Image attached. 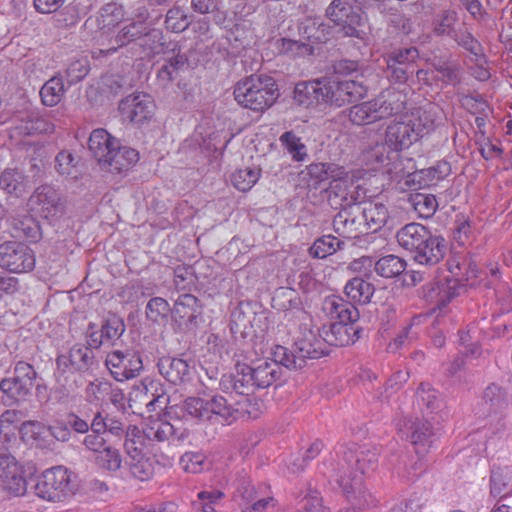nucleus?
I'll list each match as a JSON object with an SVG mask.
<instances>
[{
	"label": "nucleus",
	"instance_id": "obj_12",
	"mask_svg": "<svg viewBox=\"0 0 512 512\" xmlns=\"http://www.w3.org/2000/svg\"><path fill=\"white\" fill-rule=\"evenodd\" d=\"M326 16L333 22V34L338 37L363 38L364 32L355 26L358 15L352 13V7L344 0H333L326 9Z\"/></svg>",
	"mask_w": 512,
	"mask_h": 512
},
{
	"label": "nucleus",
	"instance_id": "obj_3",
	"mask_svg": "<svg viewBox=\"0 0 512 512\" xmlns=\"http://www.w3.org/2000/svg\"><path fill=\"white\" fill-rule=\"evenodd\" d=\"M401 94L394 91L382 93L377 98L352 106L348 111L349 120L356 125H367L403 111Z\"/></svg>",
	"mask_w": 512,
	"mask_h": 512
},
{
	"label": "nucleus",
	"instance_id": "obj_41",
	"mask_svg": "<svg viewBox=\"0 0 512 512\" xmlns=\"http://www.w3.org/2000/svg\"><path fill=\"white\" fill-rule=\"evenodd\" d=\"M345 171L342 167L333 163H312L307 166L308 180L311 185L317 186L318 184L329 179L334 180L343 176Z\"/></svg>",
	"mask_w": 512,
	"mask_h": 512
},
{
	"label": "nucleus",
	"instance_id": "obj_16",
	"mask_svg": "<svg viewBox=\"0 0 512 512\" xmlns=\"http://www.w3.org/2000/svg\"><path fill=\"white\" fill-rule=\"evenodd\" d=\"M419 138V132L409 116L391 123L385 133L386 145L399 153L403 149L409 148Z\"/></svg>",
	"mask_w": 512,
	"mask_h": 512
},
{
	"label": "nucleus",
	"instance_id": "obj_32",
	"mask_svg": "<svg viewBox=\"0 0 512 512\" xmlns=\"http://www.w3.org/2000/svg\"><path fill=\"white\" fill-rule=\"evenodd\" d=\"M224 390H233L239 395H250L257 389L251 375L239 365L235 375H224L220 382Z\"/></svg>",
	"mask_w": 512,
	"mask_h": 512
},
{
	"label": "nucleus",
	"instance_id": "obj_9",
	"mask_svg": "<svg viewBox=\"0 0 512 512\" xmlns=\"http://www.w3.org/2000/svg\"><path fill=\"white\" fill-rule=\"evenodd\" d=\"M105 365L111 376L119 382L137 377L143 369L141 355L132 349L114 350L108 353Z\"/></svg>",
	"mask_w": 512,
	"mask_h": 512
},
{
	"label": "nucleus",
	"instance_id": "obj_39",
	"mask_svg": "<svg viewBox=\"0 0 512 512\" xmlns=\"http://www.w3.org/2000/svg\"><path fill=\"white\" fill-rule=\"evenodd\" d=\"M490 491L494 497H500V499L512 495V470L510 468H493L490 477Z\"/></svg>",
	"mask_w": 512,
	"mask_h": 512
},
{
	"label": "nucleus",
	"instance_id": "obj_26",
	"mask_svg": "<svg viewBox=\"0 0 512 512\" xmlns=\"http://www.w3.org/2000/svg\"><path fill=\"white\" fill-rule=\"evenodd\" d=\"M294 99L306 107L324 105L323 78L298 83L294 89Z\"/></svg>",
	"mask_w": 512,
	"mask_h": 512
},
{
	"label": "nucleus",
	"instance_id": "obj_22",
	"mask_svg": "<svg viewBox=\"0 0 512 512\" xmlns=\"http://www.w3.org/2000/svg\"><path fill=\"white\" fill-rule=\"evenodd\" d=\"M281 362L275 361L274 357L260 360L252 366L244 364V371L251 375L257 389H264L271 386L281 375Z\"/></svg>",
	"mask_w": 512,
	"mask_h": 512
},
{
	"label": "nucleus",
	"instance_id": "obj_15",
	"mask_svg": "<svg viewBox=\"0 0 512 512\" xmlns=\"http://www.w3.org/2000/svg\"><path fill=\"white\" fill-rule=\"evenodd\" d=\"M119 110L124 119L139 125L152 118L155 112V103L150 95L135 93L121 100Z\"/></svg>",
	"mask_w": 512,
	"mask_h": 512
},
{
	"label": "nucleus",
	"instance_id": "obj_18",
	"mask_svg": "<svg viewBox=\"0 0 512 512\" xmlns=\"http://www.w3.org/2000/svg\"><path fill=\"white\" fill-rule=\"evenodd\" d=\"M56 362L59 367H67L69 363L75 371L82 373L93 371L99 365V360L93 349L84 344L73 345L68 355H60Z\"/></svg>",
	"mask_w": 512,
	"mask_h": 512
},
{
	"label": "nucleus",
	"instance_id": "obj_6",
	"mask_svg": "<svg viewBox=\"0 0 512 512\" xmlns=\"http://www.w3.org/2000/svg\"><path fill=\"white\" fill-rule=\"evenodd\" d=\"M323 83L324 105L329 107L340 108L367 95V87L360 81L323 78Z\"/></svg>",
	"mask_w": 512,
	"mask_h": 512
},
{
	"label": "nucleus",
	"instance_id": "obj_19",
	"mask_svg": "<svg viewBox=\"0 0 512 512\" xmlns=\"http://www.w3.org/2000/svg\"><path fill=\"white\" fill-rule=\"evenodd\" d=\"M145 435L150 441H182L188 436V430L184 428L180 421L176 424L164 419H152L145 426Z\"/></svg>",
	"mask_w": 512,
	"mask_h": 512
},
{
	"label": "nucleus",
	"instance_id": "obj_1",
	"mask_svg": "<svg viewBox=\"0 0 512 512\" xmlns=\"http://www.w3.org/2000/svg\"><path fill=\"white\" fill-rule=\"evenodd\" d=\"M233 95L240 106L254 112H263L278 98V85L271 76L253 74L235 84Z\"/></svg>",
	"mask_w": 512,
	"mask_h": 512
},
{
	"label": "nucleus",
	"instance_id": "obj_11",
	"mask_svg": "<svg viewBox=\"0 0 512 512\" xmlns=\"http://www.w3.org/2000/svg\"><path fill=\"white\" fill-rule=\"evenodd\" d=\"M0 480L12 496H23L27 491L24 468L6 448H0Z\"/></svg>",
	"mask_w": 512,
	"mask_h": 512
},
{
	"label": "nucleus",
	"instance_id": "obj_61",
	"mask_svg": "<svg viewBox=\"0 0 512 512\" xmlns=\"http://www.w3.org/2000/svg\"><path fill=\"white\" fill-rule=\"evenodd\" d=\"M433 68L441 74V80L448 85L460 83V67L457 63L448 60H434Z\"/></svg>",
	"mask_w": 512,
	"mask_h": 512
},
{
	"label": "nucleus",
	"instance_id": "obj_24",
	"mask_svg": "<svg viewBox=\"0 0 512 512\" xmlns=\"http://www.w3.org/2000/svg\"><path fill=\"white\" fill-rule=\"evenodd\" d=\"M355 303L347 302L343 298L331 295L325 298L323 302V311L331 318L336 319L337 323L353 325L359 318V312L354 306Z\"/></svg>",
	"mask_w": 512,
	"mask_h": 512
},
{
	"label": "nucleus",
	"instance_id": "obj_14",
	"mask_svg": "<svg viewBox=\"0 0 512 512\" xmlns=\"http://www.w3.org/2000/svg\"><path fill=\"white\" fill-rule=\"evenodd\" d=\"M330 480L334 481L341 489L347 500L358 509H365L375 506L377 500L363 486L362 477L354 474L351 478L342 474H329Z\"/></svg>",
	"mask_w": 512,
	"mask_h": 512
},
{
	"label": "nucleus",
	"instance_id": "obj_47",
	"mask_svg": "<svg viewBox=\"0 0 512 512\" xmlns=\"http://www.w3.org/2000/svg\"><path fill=\"white\" fill-rule=\"evenodd\" d=\"M183 409L191 417L202 421H213V409L208 397H188L183 403Z\"/></svg>",
	"mask_w": 512,
	"mask_h": 512
},
{
	"label": "nucleus",
	"instance_id": "obj_48",
	"mask_svg": "<svg viewBox=\"0 0 512 512\" xmlns=\"http://www.w3.org/2000/svg\"><path fill=\"white\" fill-rule=\"evenodd\" d=\"M406 269L404 259L396 255H386L374 263L375 272L383 278H393L399 276Z\"/></svg>",
	"mask_w": 512,
	"mask_h": 512
},
{
	"label": "nucleus",
	"instance_id": "obj_51",
	"mask_svg": "<svg viewBox=\"0 0 512 512\" xmlns=\"http://www.w3.org/2000/svg\"><path fill=\"white\" fill-rule=\"evenodd\" d=\"M343 241L332 235H324L314 241L309 248V255L316 259H324L341 249Z\"/></svg>",
	"mask_w": 512,
	"mask_h": 512
},
{
	"label": "nucleus",
	"instance_id": "obj_57",
	"mask_svg": "<svg viewBox=\"0 0 512 512\" xmlns=\"http://www.w3.org/2000/svg\"><path fill=\"white\" fill-rule=\"evenodd\" d=\"M147 437L145 428L139 429L135 425H129L125 431L124 449L127 455L143 453Z\"/></svg>",
	"mask_w": 512,
	"mask_h": 512
},
{
	"label": "nucleus",
	"instance_id": "obj_5",
	"mask_svg": "<svg viewBox=\"0 0 512 512\" xmlns=\"http://www.w3.org/2000/svg\"><path fill=\"white\" fill-rule=\"evenodd\" d=\"M379 450L376 446L363 445L351 446L342 451L338 456L335 466L330 474H342L351 478L354 474L362 477L376 467Z\"/></svg>",
	"mask_w": 512,
	"mask_h": 512
},
{
	"label": "nucleus",
	"instance_id": "obj_52",
	"mask_svg": "<svg viewBox=\"0 0 512 512\" xmlns=\"http://www.w3.org/2000/svg\"><path fill=\"white\" fill-rule=\"evenodd\" d=\"M457 22L458 14L455 10H443L433 19V32L436 36H448L451 38L457 30Z\"/></svg>",
	"mask_w": 512,
	"mask_h": 512
},
{
	"label": "nucleus",
	"instance_id": "obj_29",
	"mask_svg": "<svg viewBox=\"0 0 512 512\" xmlns=\"http://www.w3.org/2000/svg\"><path fill=\"white\" fill-rule=\"evenodd\" d=\"M414 127L419 132V137L441 125L445 120L443 110L436 104H429L418 112V116H409Z\"/></svg>",
	"mask_w": 512,
	"mask_h": 512
},
{
	"label": "nucleus",
	"instance_id": "obj_7",
	"mask_svg": "<svg viewBox=\"0 0 512 512\" xmlns=\"http://www.w3.org/2000/svg\"><path fill=\"white\" fill-rule=\"evenodd\" d=\"M34 251L18 241H5L0 244V267L11 273H27L34 269Z\"/></svg>",
	"mask_w": 512,
	"mask_h": 512
},
{
	"label": "nucleus",
	"instance_id": "obj_31",
	"mask_svg": "<svg viewBox=\"0 0 512 512\" xmlns=\"http://www.w3.org/2000/svg\"><path fill=\"white\" fill-rule=\"evenodd\" d=\"M21 439L37 447L50 446L49 429L43 423L35 420L24 421L19 429Z\"/></svg>",
	"mask_w": 512,
	"mask_h": 512
},
{
	"label": "nucleus",
	"instance_id": "obj_30",
	"mask_svg": "<svg viewBox=\"0 0 512 512\" xmlns=\"http://www.w3.org/2000/svg\"><path fill=\"white\" fill-rule=\"evenodd\" d=\"M159 373L170 383L180 384L189 376V365L181 358L162 357L157 363Z\"/></svg>",
	"mask_w": 512,
	"mask_h": 512
},
{
	"label": "nucleus",
	"instance_id": "obj_36",
	"mask_svg": "<svg viewBox=\"0 0 512 512\" xmlns=\"http://www.w3.org/2000/svg\"><path fill=\"white\" fill-rule=\"evenodd\" d=\"M54 131V124L47 118L38 116L37 114L28 115L22 118L15 126V132L20 136H28L33 134H50Z\"/></svg>",
	"mask_w": 512,
	"mask_h": 512
},
{
	"label": "nucleus",
	"instance_id": "obj_34",
	"mask_svg": "<svg viewBox=\"0 0 512 512\" xmlns=\"http://www.w3.org/2000/svg\"><path fill=\"white\" fill-rule=\"evenodd\" d=\"M118 143V140L112 137L105 129L98 128L90 134L88 148L98 163H100L102 158L107 157Z\"/></svg>",
	"mask_w": 512,
	"mask_h": 512
},
{
	"label": "nucleus",
	"instance_id": "obj_40",
	"mask_svg": "<svg viewBox=\"0 0 512 512\" xmlns=\"http://www.w3.org/2000/svg\"><path fill=\"white\" fill-rule=\"evenodd\" d=\"M176 42H166L162 32L158 29L150 28L147 29V33L143 35L139 46L143 50L144 56H155L158 54H166L170 44Z\"/></svg>",
	"mask_w": 512,
	"mask_h": 512
},
{
	"label": "nucleus",
	"instance_id": "obj_58",
	"mask_svg": "<svg viewBox=\"0 0 512 512\" xmlns=\"http://www.w3.org/2000/svg\"><path fill=\"white\" fill-rule=\"evenodd\" d=\"M260 177V169L256 167H247L238 169L231 175L233 186L239 191L246 192L250 190Z\"/></svg>",
	"mask_w": 512,
	"mask_h": 512
},
{
	"label": "nucleus",
	"instance_id": "obj_25",
	"mask_svg": "<svg viewBox=\"0 0 512 512\" xmlns=\"http://www.w3.org/2000/svg\"><path fill=\"white\" fill-rule=\"evenodd\" d=\"M360 211L366 233L377 232L390 217L387 206L379 201L364 202Z\"/></svg>",
	"mask_w": 512,
	"mask_h": 512
},
{
	"label": "nucleus",
	"instance_id": "obj_2",
	"mask_svg": "<svg viewBox=\"0 0 512 512\" xmlns=\"http://www.w3.org/2000/svg\"><path fill=\"white\" fill-rule=\"evenodd\" d=\"M300 329V336L295 340L293 350L281 345H275L271 349L270 355L287 369H302L308 359H319L325 355L323 336L306 326H301Z\"/></svg>",
	"mask_w": 512,
	"mask_h": 512
},
{
	"label": "nucleus",
	"instance_id": "obj_33",
	"mask_svg": "<svg viewBox=\"0 0 512 512\" xmlns=\"http://www.w3.org/2000/svg\"><path fill=\"white\" fill-rule=\"evenodd\" d=\"M375 287L362 277H353L344 286L346 297L355 304L366 305L371 302Z\"/></svg>",
	"mask_w": 512,
	"mask_h": 512
},
{
	"label": "nucleus",
	"instance_id": "obj_37",
	"mask_svg": "<svg viewBox=\"0 0 512 512\" xmlns=\"http://www.w3.org/2000/svg\"><path fill=\"white\" fill-rule=\"evenodd\" d=\"M453 39L460 47L474 56V61L480 67L486 64V57L482 44L467 29L459 28L452 35Z\"/></svg>",
	"mask_w": 512,
	"mask_h": 512
},
{
	"label": "nucleus",
	"instance_id": "obj_63",
	"mask_svg": "<svg viewBox=\"0 0 512 512\" xmlns=\"http://www.w3.org/2000/svg\"><path fill=\"white\" fill-rule=\"evenodd\" d=\"M303 35L309 40L308 43H324L329 39V35L333 33L329 28L322 22L317 20H309L303 26Z\"/></svg>",
	"mask_w": 512,
	"mask_h": 512
},
{
	"label": "nucleus",
	"instance_id": "obj_38",
	"mask_svg": "<svg viewBox=\"0 0 512 512\" xmlns=\"http://www.w3.org/2000/svg\"><path fill=\"white\" fill-rule=\"evenodd\" d=\"M409 430L411 443L416 446L417 453L425 451L426 447L431 445L434 429L429 420L417 419L411 422Z\"/></svg>",
	"mask_w": 512,
	"mask_h": 512
},
{
	"label": "nucleus",
	"instance_id": "obj_13",
	"mask_svg": "<svg viewBox=\"0 0 512 512\" xmlns=\"http://www.w3.org/2000/svg\"><path fill=\"white\" fill-rule=\"evenodd\" d=\"M418 56L415 47L392 51L386 58L387 78L394 83H406L415 72V61Z\"/></svg>",
	"mask_w": 512,
	"mask_h": 512
},
{
	"label": "nucleus",
	"instance_id": "obj_50",
	"mask_svg": "<svg viewBox=\"0 0 512 512\" xmlns=\"http://www.w3.org/2000/svg\"><path fill=\"white\" fill-rule=\"evenodd\" d=\"M483 406L489 415L501 413L507 406L505 391L495 384L489 385L484 391Z\"/></svg>",
	"mask_w": 512,
	"mask_h": 512
},
{
	"label": "nucleus",
	"instance_id": "obj_10",
	"mask_svg": "<svg viewBox=\"0 0 512 512\" xmlns=\"http://www.w3.org/2000/svg\"><path fill=\"white\" fill-rule=\"evenodd\" d=\"M29 203L41 217L49 221H55L65 213L64 199L50 185L39 186L30 196Z\"/></svg>",
	"mask_w": 512,
	"mask_h": 512
},
{
	"label": "nucleus",
	"instance_id": "obj_60",
	"mask_svg": "<svg viewBox=\"0 0 512 512\" xmlns=\"http://www.w3.org/2000/svg\"><path fill=\"white\" fill-rule=\"evenodd\" d=\"M438 392L430 384L421 383L417 390V403L427 413H433L440 407Z\"/></svg>",
	"mask_w": 512,
	"mask_h": 512
},
{
	"label": "nucleus",
	"instance_id": "obj_54",
	"mask_svg": "<svg viewBox=\"0 0 512 512\" xmlns=\"http://www.w3.org/2000/svg\"><path fill=\"white\" fill-rule=\"evenodd\" d=\"M408 201L422 218L432 217L438 208L436 197L432 194L414 193L409 196Z\"/></svg>",
	"mask_w": 512,
	"mask_h": 512
},
{
	"label": "nucleus",
	"instance_id": "obj_59",
	"mask_svg": "<svg viewBox=\"0 0 512 512\" xmlns=\"http://www.w3.org/2000/svg\"><path fill=\"white\" fill-rule=\"evenodd\" d=\"M124 18V12L121 6L116 3H108L104 5L97 17L98 26L101 29H110L122 22Z\"/></svg>",
	"mask_w": 512,
	"mask_h": 512
},
{
	"label": "nucleus",
	"instance_id": "obj_64",
	"mask_svg": "<svg viewBox=\"0 0 512 512\" xmlns=\"http://www.w3.org/2000/svg\"><path fill=\"white\" fill-rule=\"evenodd\" d=\"M101 331L105 341L117 340L125 332V323L121 317L112 314L103 321Z\"/></svg>",
	"mask_w": 512,
	"mask_h": 512
},
{
	"label": "nucleus",
	"instance_id": "obj_62",
	"mask_svg": "<svg viewBox=\"0 0 512 512\" xmlns=\"http://www.w3.org/2000/svg\"><path fill=\"white\" fill-rule=\"evenodd\" d=\"M282 146L291 154L293 160L303 161L306 156V147L293 131H287L280 137Z\"/></svg>",
	"mask_w": 512,
	"mask_h": 512
},
{
	"label": "nucleus",
	"instance_id": "obj_23",
	"mask_svg": "<svg viewBox=\"0 0 512 512\" xmlns=\"http://www.w3.org/2000/svg\"><path fill=\"white\" fill-rule=\"evenodd\" d=\"M138 160V151L131 147L120 146L118 143L107 157L102 158L99 165L109 172L122 173L129 170Z\"/></svg>",
	"mask_w": 512,
	"mask_h": 512
},
{
	"label": "nucleus",
	"instance_id": "obj_55",
	"mask_svg": "<svg viewBox=\"0 0 512 512\" xmlns=\"http://www.w3.org/2000/svg\"><path fill=\"white\" fill-rule=\"evenodd\" d=\"M275 46L279 54L291 57L312 55L314 53L312 44L287 38L276 40Z\"/></svg>",
	"mask_w": 512,
	"mask_h": 512
},
{
	"label": "nucleus",
	"instance_id": "obj_21",
	"mask_svg": "<svg viewBox=\"0 0 512 512\" xmlns=\"http://www.w3.org/2000/svg\"><path fill=\"white\" fill-rule=\"evenodd\" d=\"M164 56L165 63L158 70L157 77L162 83L168 84L174 81L187 68L188 56L182 53L178 43L170 44Z\"/></svg>",
	"mask_w": 512,
	"mask_h": 512
},
{
	"label": "nucleus",
	"instance_id": "obj_49",
	"mask_svg": "<svg viewBox=\"0 0 512 512\" xmlns=\"http://www.w3.org/2000/svg\"><path fill=\"white\" fill-rule=\"evenodd\" d=\"M65 94V86L60 76L50 78L41 88L40 96L45 106L57 105Z\"/></svg>",
	"mask_w": 512,
	"mask_h": 512
},
{
	"label": "nucleus",
	"instance_id": "obj_4",
	"mask_svg": "<svg viewBox=\"0 0 512 512\" xmlns=\"http://www.w3.org/2000/svg\"><path fill=\"white\" fill-rule=\"evenodd\" d=\"M78 489L73 473L64 466L45 470L35 484V494L49 502H60L73 496Z\"/></svg>",
	"mask_w": 512,
	"mask_h": 512
},
{
	"label": "nucleus",
	"instance_id": "obj_53",
	"mask_svg": "<svg viewBox=\"0 0 512 512\" xmlns=\"http://www.w3.org/2000/svg\"><path fill=\"white\" fill-rule=\"evenodd\" d=\"M95 464L103 471L115 473L122 466V456L120 451L108 445L94 457Z\"/></svg>",
	"mask_w": 512,
	"mask_h": 512
},
{
	"label": "nucleus",
	"instance_id": "obj_20",
	"mask_svg": "<svg viewBox=\"0 0 512 512\" xmlns=\"http://www.w3.org/2000/svg\"><path fill=\"white\" fill-rule=\"evenodd\" d=\"M447 250L446 240L440 235L430 233L424 243L413 253V259L421 265L432 266L444 258Z\"/></svg>",
	"mask_w": 512,
	"mask_h": 512
},
{
	"label": "nucleus",
	"instance_id": "obj_44",
	"mask_svg": "<svg viewBox=\"0 0 512 512\" xmlns=\"http://www.w3.org/2000/svg\"><path fill=\"white\" fill-rule=\"evenodd\" d=\"M0 188L18 197L26 191L27 180L19 170L6 169L0 175Z\"/></svg>",
	"mask_w": 512,
	"mask_h": 512
},
{
	"label": "nucleus",
	"instance_id": "obj_46",
	"mask_svg": "<svg viewBox=\"0 0 512 512\" xmlns=\"http://www.w3.org/2000/svg\"><path fill=\"white\" fill-rule=\"evenodd\" d=\"M210 406L213 409V421L230 424L240 416V411L227 403L219 395L210 396Z\"/></svg>",
	"mask_w": 512,
	"mask_h": 512
},
{
	"label": "nucleus",
	"instance_id": "obj_35",
	"mask_svg": "<svg viewBox=\"0 0 512 512\" xmlns=\"http://www.w3.org/2000/svg\"><path fill=\"white\" fill-rule=\"evenodd\" d=\"M139 390L148 411L153 412L157 408L162 409V405L166 404L167 398L159 381L145 378L142 380Z\"/></svg>",
	"mask_w": 512,
	"mask_h": 512
},
{
	"label": "nucleus",
	"instance_id": "obj_56",
	"mask_svg": "<svg viewBox=\"0 0 512 512\" xmlns=\"http://www.w3.org/2000/svg\"><path fill=\"white\" fill-rule=\"evenodd\" d=\"M373 157L375 161L388 172H398L400 154L397 150L392 149L386 145V140L383 144L377 145L373 150Z\"/></svg>",
	"mask_w": 512,
	"mask_h": 512
},
{
	"label": "nucleus",
	"instance_id": "obj_28",
	"mask_svg": "<svg viewBox=\"0 0 512 512\" xmlns=\"http://www.w3.org/2000/svg\"><path fill=\"white\" fill-rule=\"evenodd\" d=\"M430 233L422 224L409 223L397 232L396 238L403 249L413 254L424 243Z\"/></svg>",
	"mask_w": 512,
	"mask_h": 512
},
{
	"label": "nucleus",
	"instance_id": "obj_27",
	"mask_svg": "<svg viewBox=\"0 0 512 512\" xmlns=\"http://www.w3.org/2000/svg\"><path fill=\"white\" fill-rule=\"evenodd\" d=\"M360 330L353 325L333 322L323 330V340L333 346H347L359 339Z\"/></svg>",
	"mask_w": 512,
	"mask_h": 512
},
{
	"label": "nucleus",
	"instance_id": "obj_42",
	"mask_svg": "<svg viewBox=\"0 0 512 512\" xmlns=\"http://www.w3.org/2000/svg\"><path fill=\"white\" fill-rule=\"evenodd\" d=\"M126 464L131 475L140 481H147L154 474L152 460L143 453L127 455Z\"/></svg>",
	"mask_w": 512,
	"mask_h": 512
},
{
	"label": "nucleus",
	"instance_id": "obj_45",
	"mask_svg": "<svg viewBox=\"0 0 512 512\" xmlns=\"http://www.w3.org/2000/svg\"><path fill=\"white\" fill-rule=\"evenodd\" d=\"M349 179L340 176L330 182L327 192L331 207L343 209L348 207Z\"/></svg>",
	"mask_w": 512,
	"mask_h": 512
},
{
	"label": "nucleus",
	"instance_id": "obj_8",
	"mask_svg": "<svg viewBox=\"0 0 512 512\" xmlns=\"http://www.w3.org/2000/svg\"><path fill=\"white\" fill-rule=\"evenodd\" d=\"M13 374V377L1 380L0 390L12 402L24 401L34 386L37 372L29 363L18 361Z\"/></svg>",
	"mask_w": 512,
	"mask_h": 512
},
{
	"label": "nucleus",
	"instance_id": "obj_43",
	"mask_svg": "<svg viewBox=\"0 0 512 512\" xmlns=\"http://www.w3.org/2000/svg\"><path fill=\"white\" fill-rule=\"evenodd\" d=\"M149 25L143 21H135V19H128L127 22L118 31L115 42L119 46L127 45L131 42L142 39L143 35L147 33Z\"/></svg>",
	"mask_w": 512,
	"mask_h": 512
},
{
	"label": "nucleus",
	"instance_id": "obj_17",
	"mask_svg": "<svg viewBox=\"0 0 512 512\" xmlns=\"http://www.w3.org/2000/svg\"><path fill=\"white\" fill-rule=\"evenodd\" d=\"M360 206L340 209L333 218V229L341 237L355 239L366 233L362 221Z\"/></svg>",
	"mask_w": 512,
	"mask_h": 512
}]
</instances>
